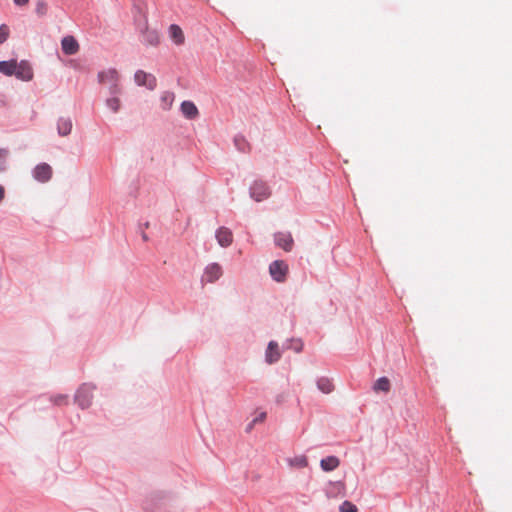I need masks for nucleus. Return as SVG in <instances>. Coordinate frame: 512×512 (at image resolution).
I'll use <instances>...</instances> for the list:
<instances>
[{
	"label": "nucleus",
	"instance_id": "1",
	"mask_svg": "<svg viewBox=\"0 0 512 512\" xmlns=\"http://www.w3.org/2000/svg\"><path fill=\"white\" fill-rule=\"evenodd\" d=\"M95 389L96 386L90 383H83L79 386L74 395V402L78 407L87 409L91 406Z\"/></svg>",
	"mask_w": 512,
	"mask_h": 512
},
{
	"label": "nucleus",
	"instance_id": "2",
	"mask_svg": "<svg viewBox=\"0 0 512 512\" xmlns=\"http://www.w3.org/2000/svg\"><path fill=\"white\" fill-rule=\"evenodd\" d=\"M271 193V189L267 182L261 179L254 180L249 187V195L256 202L268 199L271 196Z\"/></svg>",
	"mask_w": 512,
	"mask_h": 512
},
{
	"label": "nucleus",
	"instance_id": "3",
	"mask_svg": "<svg viewBox=\"0 0 512 512\" xmlns=\"http://www.w3.org/2000/svg\"><path fill=\"white\" fill-rule=\"evenodd\" d=\"M269 274L277 283H284L289 274V266L284 260H274L269 264Z\"/></svg>",
	"mask_w": 512,
	"mask_h": 512
},
{
	"label": "nucleus",
	"instance_id": "4",
	"mask_svg": "<svg viewBox=\"0 0 512 512\" xmlns=\"http://www.w3.org/2000/svg\"><path fill=\"white\" fill-rule=\"evenodd\" d=\"M141 33V43L146 46H157L160 43V38L157 30L149 29L147 26V21H144L143 27H140Z\"/></svg>",
	"mask_w": 512,
	"mask_h": 512
},
{
	"label": "nucleus",
	"instance_id": "5",
	"mask_svg": "<svg viewBox=\"0 0 512 512\" xmlns=\"http://www.w3.org/2000/svg\"><path fill=\"white\" fill-rule=\"evenodd\" d=\"M134 80L138 86H145L149 90H154L157 86L156 77L143 70H137L135 72Z\"/></svg>",
	"mask_w": 512,
	"mask_h": 512
},
{
	"label": "nucleus",
	"instance_id": "6",
	"mask_svg": "<svg viewBox=\"0 0 512 512\" xmlns=\"http://www.w3.org/2000/svg\"><path fill=\"white\" fill-rule=\"evenodd\" d=\"M274 243L285 252H290L294 246V240L290 232H276L274 234Z\"/></svg>",
	"mask_w": 512,
	"mask_h": 512
},
{
	"label": "nucleus",
	"instance_id": "7",
	"mask_svg": "<svg viewBox=\"0 0 512 512\" xmlns=\"http://www.w3.org/2000/svg\"><path fill=\"white\" fill-rule=\"evenodd\" d=\"M222 276V268L218 263H210L204 269V274L201 278L202 283H213Z\"/></svg>",
	"mask_w": 512,
	"mask_h": 512
},
{
	"label": "nucleus",
	"instance_id": "8",
	"mask_svg": "<svg viewBox=\"0 0 512 512\" xmlns=\"http://www.w3.org/2000/svg\"><path fill=\"white\" fill-rule=\"evenodd\" d=\"M33 177L41 183H46L52 178V168L47 163H40L33 169Z\"/></svg>",
	"mask_w": 512,
	"mask_h": 512
},
{
	"label": "nucleus",
	"instance_id": "9",
	"mask_svg": "<svg viewBox=\"0 0 512 512\" xmlns=\"http://www.w3.org/2000/svg\"><path fill=\"white\" fill-rule=\"evenodd\" d=\"M17 68L14 76L22 81H30L33 78V69L27 60L17 62Z\"/></svg>",
	"mask_w": 512,
	"mask_h": 512
},
{
	"label": "nucleus",
	"instance_id": "10",
	"mask_svg": "<svg viewBox=\"0 0 512 512\" xmlns=\"http://www.w3.org/2000/svg\"><path fill=\"white\" fill-rule=\"evenodd\" d=\"M281 358V352L278 346V343L275 341H270L268 343L266 352H265V361L268 364L276 363Z\"/></svg>",
	"mask_w": 512,
	"mask_h": 512
},
{
	"label": "nucleus",
	"instance_id": "11",
	"mask_svg": "<svg viewBox=\"0 0 512 512\" xmlns=\"http://www.w3.org/2000/svg\"><path fill=\"white\" fill-rule=\"evenodd\" d=\"M61 48L64 54L74 55L79 51V43L74 36H65L61 41Z\"/></svg>",
	"mask_w": 512,
	"mask_h": 512
},
{
	"label": "nucleus",
	"instance_id": "12",
	"mask_svg": "<svg viewBox=\"0 0 512 512\" xmlns=\"http://www.w3.org/2000/svg\"><path fill=\"white\" fill-rule=\"evenodd\" d=\"M215 237L221 247H228L233 242V234L231 230L226 227H219L216 230Z\"/></svg>",
	"mask_w": 512,
	"mask_h": 512
},
{
	"label": "nucleus",
	"instance_id": "13",
	"mask_svg": "<svg viewBox=\"0 0 512 512\" xmlns=\"http://www.w3.org/2000/svg\"><path fill=\"white\" fill-rule=\"evenodd\" d=\"M180 110L183 116L188 120H194L199 116L197 106L190 100H184L180 105Z\"/></svg>",
	"mask_w": 512,
	"mask_h": 512
},
{
	"label": "nucleus",
	"instance_id": "14",
	"mask_svg": "<svg viewBox=\"0 0 512 512\" xmlns=\"http://www.w3.org/2000/svg\"><path fill=\"white\" fill-rule=\"evenodd\" d=\"M340 465V460L337 456L330 455L320 461V467L325 472H330L337 469Z\"/></svg>",
	"mask_w": 512,
	"mask_h": 512
},
{
	"label": "nucleus",
	"instance_id": "15",
	"mask_svg": "<svg viewBox=\"0 0 512 512\" xmlns=\"http://www.w3.org/2000/svg\"><path fill=\"white\" fill-rule=\"evenodd\" d=\"M72 131V120L70 117H60L57 121V132L60 136H68Z\"/></svg>",
	"mask_w": 512,
	"mask_h": 512
},
{
	"label": "nucleus",
	"instance_id": "16",
	"mask_svg": "<svg viewBox=\"0 0 512 512\" xmlns=\"http://www.w3.org/2000/svg\"><path fill=\"white\" fill-rule=\"evenodd\" d=\"M99 83L119 81V75L116 69L110 68L106 71H100L97 75Z\"/></svg>",
	"mask_w": 512,
	"mask_h": 512
},
{
	"label": "nucleus",
	"instance_id": "17",
	"mask_svg": "<svg viewBox=\"0 0 512 512\" xmlns=\"http://www.w3.org/2000/svg\"><path fill=\"white\" fill-rule=\"evenodd\" d=\"M169 35L175 44L181 45L184 43L185 37L179 25L171 24L169 26Z\"/></svg>",
	"mask_w": 512,
	"mask_h": 512
},
{
	"label": "nucleus",
	"instance_id": "18",
	"mask_svg": "<svg viewBox=\"0 0 512 512\" xmlns=\"http://www.w3.org/2000/svg\"><path fill=\"white\" fill-rule=\"evenodd\" d=\"M17 60L10 59L6 61H0V73L6 76H13L17 68Z\"/></svg>",
	"mask_w": 512,
	"mask_h": 512
},
{
	"label": "nucleus",
	"instance_id": "19",
	"mask_svg": "<svg viewBox=\"0 0 512 512\" xmlns=\"http://www.w3.org/2000/svg\"><path fill=\"white\" fill-rule=\"evenodd\" d=\"M236 149L242 153H248L251 150V145L242 134L235 135L233 139Z\"/></svg>",
	"mask_w": 512,
	"mask_h": 512
},
{
	"label": "nucleus",
	"instance_id": "20",
	"mask_svg": "<svg viewBox=\"0 0 512 512\" xmlns=\"http://www.w3.org/2000/svg\"><path fill=\"white\" fill-rule=\"evenodd\" d=\"M316 384L317 388L325 394H329L334 390V384L332 380L328 377H319L316 381Z\"/></svg>",
	"mask_w": 512,
	"mask_h": 512
},
{
	"label": "nucleus",
	"instance_id": "21",
	"mask_svg": "<svg viewBox=\"0 0 512 512\" xmlns=\"http://www.w3.org/2000/svg\"><path fill=\"white\" fill-rule=\"evenodd\" d=\"M390 388V380L385 376L378 378L373 385L374 391H382L387 393L390 391Z\"/></svg>",
	"mask_w": 512,
	"mask_h": 512
},
{
	"label": "nucleus",
	"instance_id": "22",
	"mask_svg": "<svg viewBox=\"0 0 512 512\" xmlns=\"http://www.w3.org/2000/svg\"><path fill=\"white\" fill-rule=\"evenodd\" d=\"M330 488L327 490V495L335 497L345 489V484L342 481H335L329 483Z\"/></svg>",
	"mask_w": 512,
	"mask_h": 512
},
{
	"label": "nucleus",
	"instance_id": "23",
	"mask_svg": "<svg viewBox=\"0 0 512 512\" xmlns=\"http://www.w3.org/2000/svg\"><path fill=\"white\" fill-rule=\"evenodd\" d=\"M174 97L175 96H174L173 92L166 91L162 94L161 103H162V108L164 110H169L172 107V104L174 102Z\"/></svg>",
	"mask_w": 512,
	"mask_h": 512
},
{
	"label": "nucleus",
	"instance_id": "24",
	"mask_svg": "<svg viewBox=\"0 0 512 512\" xmlns=\"http://www.w3.org/2000/svg\"><path fill=\"white\" fill-rule=\"evenodd\" d=\"M106 106L114 113H117L120 109V100L118 96H112L106 99Z\"/></svg>",
	"mask_w": 512,
	"mask_h": 512
},
{
	"label": "nucleus",
	"instance_id": "25",
	"mask_svg": "<svg viewBox=\"0 0 512 512\" xmlns=\"http://www.w3.org/2000/svg\"><path fill=\"white\" fill-rule=\"evenodd\" d=\"M48 12V5L47 3L44 1V0H38L36 2V6H35V13L39 16V17H43L47 14Z\"/></svg>",
	"mask_w": 512,
	"mask_h": 512
},
{
	"label": "nucleus",
	"instance_id": "26",
	"mask_svg": "<svg viewBox=\"0 0 512 512\" xmlns=\"http://www.w3.org/2000/svg\"><path fill=\"white\" fill-rule=\"evenodd\" d=\"M339 512H358V509L355 504L352 502L345 500L339 507Z\"/></svg>",
	"mask_w": 512,
	"mask_h": 512
},
{
	"label": "nucleus",
	"instance_id": "27",
	"mask_svg": "<svg viewBox=\"0 0 512 512\" xmlns=\"http://www.w3.org/2000/svg\"><path fill=\"white\" fill-rule=\"evenodd\" d=\"M51 401L57 406L67 405L68 404V396L64 395V394H58V395L51 397Z\"/></svg>",
	"mask_w": 512,
	"mask_h": 512
},
{
	"label": "nucleus",
	"instance_id": "28",
	"mask_svg": "<svg viewBox=\"0 0 512 512\" xmlns=\"http://www.w3.org/2000/svg\"><path fill=\"white\" fill-rule=\"evenodd\" d=\"M10 30L6 24L0 25V44H3L9 37Z\"/></svg>",
	"mask_w": 512,
	"mask_h": 512
},
{
	"label": "nucleus",
	"instance_id": "29",
	"mask_svg": "<svg viewBox=\"0 0 512 512\" xmlns=\"http://www.w3.org/2000/svg\"><path fill=\"white\" fill-rule=\"evenodd\" d=\"M109 92L112 96H118L121 93L119 81L110 82Z\"/></svg>",
	"mask_w": 512,
	"mask_h": 512
},
{
	"label": "nucleus",
	"instance_id": "30",
	"mask_svg": "<svg viewBox=\"0 0 512 512\" xmlns=\"http://www.w3.org/2000/svg\"><path fill=\"white\" fill-rule=\"evenodd\" d=\"M296 465L300 468L306 467L308 464L307 458L305 456H301L295 459Z\"/></svg>",
	"mask_w": 512,
	"mask_h": 512
},
{
	"label": "nucleus",
	"instance_id": "31",
	"mask_svg": "<svg viewBox=\"0 0 512 512\" xmlns=\"http://www.w3.org/2000/svg\"><path fill=\"white\" fill-rule=\"evenodd\" d=\"M294 350L296 352H301L303 350V342L301 340H297L294 346Z\"/></svg>",
	"mask_w": 512,
	"mask_h": 512
},
{
	"label": "nucleus",
	"instance_id": "32",
	"mask_svg": "<svg viewBox=\"0 0 512 512\" xmlns=\"http://www.w3.org/2000/svg\"><path fill=\"white\" fill-rule=\"evenodd\" d=\"M266 418V413L262 412L257 417H255L253 420H256V423L264 421Z\"/></svg>",
	"mask_w": 512,
	"mask_h": 512
},
{
	"label": "nucleus",
	"instance_id": "33",
	"mask_svg": "<svg viewBox=\"0 0 512 512\" xmlns=\"http://www.w3.org/2000/svg\"><path fill=\"white\" fill-rule=\"evenodd\" d=\"M7 169V162L5 159L0 160V172H4Z\"/></svg>",
	"mask_w": 512,
	"mask_h": 512
},
{
	"label": "nucleus",
	"instance_id": "34",
	"mask_svg": "<svg viewBox=\"0 0 512 512\" xmlns=\"http://www.w3.org/2000/svg\"><path fill=\"white\" fill-rule=\"evenodd\" d=\"M255 424H256V420H252V421H251L250 423H248V425L246 426L245 431H246L247 433H249V432L253 429V427H254V425H255Z\"/></svg>",
	"mask_w": 512,
	"mask_h": 512
},
{
	"label": "nucleus",
	"instance_id": "35",
	"mask_svg": "<svg viewBox=\"0 0 512 512\" xmlns=\"http://www.w3.org/2000/svg\"><path fill=\"white\" fill-rule=\"evenodd\" d=\"M13 1L18 6L26 5L29 2V0H13Z\"/></svg>",
	"mask_w": 512,
	"mask_h": 512
},
{
	"label": "nucleus",
	"instance_id": "36",
	"mask_svg": "<svg viewBox=\"0 0 512 512\" xmlns=\"http://www.w3.org/2000/svg\"><path fill=\"white\" fill-rule=\"evenodd\" d=\"M4 195H5V190H4L3 186L0 185V202L3 200Z\"/></svg>",
	"mask_w": 512,
	"mask_h": 512
},
{
	"label": "nucleus",
	"instance_id": "37",
	"mask_svg": "<svg viewBox=\"0 0 512 512\" xmlns=\"http://www.w3.org/2000/svg\"><path fill=\"white\" fill-rule=\"evenodd\" d=\"M141 237H142L144 242L148 241V236H147V234L143 230L141 231Z\"/></svg>",
	"mask_w": 512,
	"mask_h": 512
},
{
	"label": "nucleus",
	"instance_id": "38",
	"mask_svg": "<svg viewBox=\"0 0 512 512\" xmlns=\"http://www.w3.org/2000/svg\"><path fill=\"white\" fill-rule=\"evenodd\" d=\"M143 226H144V228H148V227H149V222H145V223L143 224Z\"/></svg>",
	"mask_w": 512,
	"mask_h": 512
}]
</instances>
